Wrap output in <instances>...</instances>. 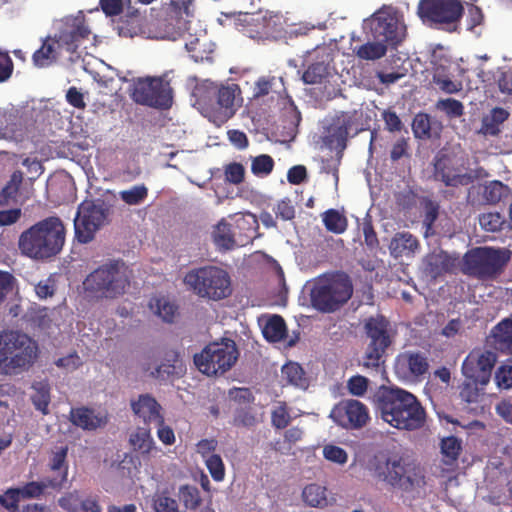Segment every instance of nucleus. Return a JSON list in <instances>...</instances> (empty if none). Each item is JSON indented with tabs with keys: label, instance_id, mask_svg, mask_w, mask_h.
I'll return each instance as SVG.
<instances>
[{
	"label": "nucleus",
	"instance_id": "nucleus-33",
	"mask_svg": "<svg viewBox=\"0 0 512 512\" xmlns=\"http://www.w3.org/2000/svg\"><path fill=\"white\" fill-rule=\"evenodd\" d=\"M329 416H368V408L359 400L343 399L333 408Z\"/></svg>",
	"mask_w": 512,
	"mask_h": 512
},
{
	"label": "nucleus",
	"instance_id": "nucleus-29",
	"mask_svg": "<svg viewBox=\"0 0 512 512\" xmlns=\"http://www.w3.org/2000/svg\"><path fill=\"white\" fill-rule=\"evenodd\" d=\"M303 501L310 507L323 508L328 506L327 488L317 483H311L302 491Z\"/></svg>",
	"mask_w": 512,
	"mask_h": 512
},
{
	"label": "nucleus",
	"instance_id": "nucleus-47",
	"mask_svg": "<svg viewBox=\"0 0 512 512\" xmlns=\"http://www.w3.org/2000/svg\"><path fill=\"white\" fill-rule=\"evenodd\" d=\"M507 186L498 180L491 181L483 187V198L488 204H497L501 201Z\"/></svg>",
	"mask_w": 512,
	"mask_h": 512
},
{
	"label": "nucleus",
	"instance_id": "nucleus-58",
	"mask_svg": "<svg viewBox=\"0 0 512 512\" xmlns=\"http://www.w3.org/2000/svg\"><path fill=\"white\" fill-rule=\"evenodd\" d=\"M245 170L240 163H230L225 168V178L228 182L238 185L243 182Z\"/></svg>",
	"mask_w": 512,
	"mask_h": 512
},
{
	"label": "nucleus",
	"instance_id": "nucleus-48",
	"mask_svg": "<svg viewBox=\"0 0 512 512\" xmlns=\"http://www.w3.org/2000/svg\"><path fill=\"white\" fill-rule=\"evenodd\" d=\"M206 467L216 482H221L225 478V465L220 455L211 454L205 459Z\"/></svg>",
	"mask_w": 512,
	"mask_h": 512
},
{
	"label": "nucleus",
	"instance_id": "nucleus-12",
	"mask_svg": "<svg viewBox=\"0 0 512 512\" xmlns=\"http://www.w3.org/2000/svg\"><path fill=\"white\" fill-rule=\"evenodd\" d=\"M53 29V40L57 47L71 54L77 52L78 48L85 40L89 39L92 33L85 14L81 10L75 15H67L55 20Z\"/></svg>",
	"mask_w": 512,
	"mask_h": 512
},
{
	"label": "nucleus",
	"instance_id": "nucleus-53",
	"mask_svg": "<svg viewBox=\"0 0 512 512\" xmlns=\"http://www.w3.org/2000/svg\"><path fill=\"white\" fill-rule=\"evenodd\" d=\"M156 308V314L161 317L166 322H172L177 307L170 303L168 300L164 298H159L155 300V304L151 303V308Z\"/></svg>",
	"mask_w": 512,
	"mask_h": 512
},
{
	"label": "nucleus",
	"instance_id": "nucleus-50",
	"mask_svg": "<svg viewBox=\"0 0 512 512\" xmlns=\"http://www.w3.org/2000/svg\"><path fill=\"white\" fill-rule=\"evenodd\" d=\"M274 168V160L270 155L262 154L252 160L251 171L254 175H268Z\"/></svg>",
	"mask_w": 512,
	"mask_h": 512
},
{
	"label": "nucleus",
	"instance_id": "nucleus-27",
	"mask_svg": "<svg viewBox=\"0 0 512 512\" xmlns=\"http://www.w3.org/2000/svg\"><path fill=\"white\" fill-rule=\"evenodd\" d=\"M495 349L504 353H512V320L504 319L492 331Z\"/></svg>",
	"mask_w": 512,
	"mask_h": 512
},
{
	"label": "nucleus",
	"instance_id": "nucleus-54",
	"mask_svg": "<svg viewBox=\"0 0 512 512\" xmlns=\"http://www.w3.org/2000/svg\"><path fill=\"white\" fill-rule=\"evenodd\" d=\"M323 456L326 460L339 465H344L348 460L347 452L343 448L332 444L324 446Z\"/></svg>",
	"mask_w": 512,
	"mask_h": 512
},
{
	"label": "nucleus",
	"instance_id": "nucleus-36",
	"mask_svg": "<svg viewBox=\"0 0 512 512\" xmlns=\"http://www.w3.org/2000/svg\"><path fill=\"white\" fill-rule=\"evenodd\" d=\"M142 23L143 19L139 14L121 18L116 27L118 35L125 38H133L143 33Z\"/></svg>",
	"mask_w": 512,
	"mask_h": 512
},
{
	"label": "nucleus",
	"instance_id": "nucleus-24",
	"mask_svg": "<svg viewBox=\"0 0 512 512\" xmlns=\"http://www.w3.org/2000/svg\"><path fill=\"white\" fill-rule=\"evenodd\" d=\"M48 488L60 491L61 481H57V478H47L43 481L26 482L18 487L23 500L39 499L46 495Z\"/></svg>",
	"mask_w": 512,
	"mask_h": 512
},
{
	"label": "nucleus",
	"instance_id": "nucleus-38",
	"mask_svg": "<svg viewBox=\"0 0 512 512\" xmlns=\"http://www.w3.org/2000/svg\"><path fill=\"white\" fill-rule=\"evenodd\" d=\"M356 56L362 60H377L382 58L387 52V46L382 42H367L354 49Z\"/></svg>",
	"mask_w": 512,
	"mask_h": 512
},
{
	"label": "nucleus",
	"instance_id": "nucleus-49",
	"mask_svg": "<svg viewBox=\"0 0 512 512\" xmlns=\"http://www.w3.org/2000/svg\"><path fill=\"white\" fill-rule=\"evenodd\" d=\"M22 500L18 487L9 488L0 495V505L9 512H19V502Z\"/></svg>",
	"mask_w": 512,
	"mask_h": 512
},
{
	"label": "nucleus",
	"instance_id": "nucleus-41",
	"mask_svg": "<svg viewBox=\"0 0 512 512\" xmlns=\"http://www.w3.org/2000/svg\"><path fill=\"white\" fill-rule=\"evenodd\" d=\"M283 86V80L281 77L277 78L275 76H263L260 77L256 83L253 90V96L255 98H260L268 95L270 92H278L277 88Z\"/></svg>",
	"mask_w": 512,
	"mask_h": 512
},
{
	"label": "nucleus",
	"instance_id": "nucleus-5",
	"mask_svg": "<svg viewBox=\"0 0 512 512\" xmlns=\"http://www.w3.org/2000/svg\"><path fill=\"white\" fill-rule=\"evenodd\" d=\"M183 282L199 298L216 302L228 298L233 291L229 273L213 265L191 269Z\"/></svg>",
	"mask_w": 512,
	"mask_h": 512
},
{
	"label": "nucleus",
	"instance_id": "nucleus-61",
	"mask_svg": "<svg viewBox=\"0 0 512 512\" xmlns=\"http://www.w3.org/2000/svg\"><path fill=\"white\" fill-rule=\"evenodd\" d=\"M364 242L370 250L379 247V240L371 220H364L362 223Z\"/></svg>",
	"mask_w": 512,
	"mask_h": 512
},
{
	"label": "nucleus",
	"instance_id": "nucleus-59",
	"mask_svg": "<svg viewBox=\"0 0 512 512\" xmlns=\"http://www.w3.org/2000/svg\"><path fill=\"white\" fill-rule=\"evenodd\" d=\"M479 383L473 381H465L460 390V396L462 400L467 403H476L480 397V390L477 387Z\"/></svg>",
	"mask_w": 512,
	"mask_h": 512
},
{
	"label": "nucleus",
	"instance_id": "nucleus-9",
	"mask_svg": "<svg viewBox=\"0 0 512 512\" xmlns=\"http://www.w3.org/2000/svg\"><path fill=\"white\" fill-rule=\"evenodd\" d=\"M130 98L137 104L167 110L173 104V90L162 77L146 76L132 79Z\"/></svg>",
	"mask_w": 512,
	"mask_h": 512
},
{
	"label": "nucleus",
	"instance_id": "nucleus-42",
	"mask_svg": "<svg viewBox=\"0 0 512 512\" xmlns=\"http://www.w3.org/2000/svg\"><path fill=\"white\" fill-rule=\"evenodd\" d=\"M155 512H179V505L168 491L156 492L152 498Z\"/></svg>",
	"mask_w": 512,
	"mask_h": 512
},
{
	"label": "nucleus",
	"instance_id": "nucleus-21",
	"mask_svg": "<svg viewBox=\"0 0 512 512\" xmlns=\"http://www.w3.org/2000/svg\"><path fill=\"white\" fill-rule=\"evenodd\" d=\"M457 257L448 254L446 251L428 254L424 258V272L433 279H437L446 273H452L457 266Z\"/></svg>",
	"mask_w": 512,
	"mask_h": 512
},
{
	"label": "nucleus",
	"instance_id": "nucleus-10",
	"mask_svg": "<svg viewBox=\"0 0 512 512\" xmlns=\"http://www.w3.org/2000/svg\"><path fill=\"white\" fill-rule=\"evenodd\" d=\"M239 352L232 339L225 338L221 342L208 344L200 353L194 355L197 369L207 375H222L236 363Z\"/></svg>",
	"mask_w": 512,
	"mask_h": 512
},
{
	"label": "nucleus",
	"instance_id": "nucleus-56",
	"mask_svg": "<svg viewBox=\"0 0 512 512\" xmlns=\"http://www.w3.org/2000/svg\"><path fill=\"white\" fill-rule=\"evenodd\" d=\"M368 379L362 375H354L347 381V389L353 396H363L368 389Z\"/></svg>",
	"mask_w": 512,
	"mask_h": 512
},
{
	"label": "nucleus",
	"instance_id": "nucleus-7",
	"mask_svg": "<svg viewBox=\"0 0 512 512\" xmlns=\"http://www.w3.org/2000/svg\"><path fill=\"white\" fill-rule=\"evenodd\" d=\"M377 477L394 488L410 492L426 485L425 470L409 458L394 456L376 467Z\"/></svg>",
	"mask_w": 512,
	"mask_h": 512
},
{
	"label": "nucleus",
	"instance_id": "nucleus-16",
	"mask_svg": "<svg viewBox=\"0 0 512 512\" xmlns=\"http://www.w3.org/2000/svg\"><path fill=\"white\" fill-rule=\"evenodd\" d=\"M463 10L458 0H420L417 14L423 22L450 25L459 22Z\"/></svg>",
	"mask_w": 512,
	"mask_h": 512
},
{
	"label": "nucleus",
	"instance_id": "nucleus-17",
	"mask_svg": "<svg viewBox=\"0 0 512 512\" xmlns=\"http://www.w3.org/2000/svg\"><path fill=\"white\" fill-rule=\"evenodd\" d=\"M367 26L373 40L386 46H397L404 38L405 29L399 23L395 14L379 10L367 20Z\"/></svg>",
	"mask_w": 512,
	"mask_h": 512
},
{
	"label": "nucleus",
	"instance_id": "nucleus-20",
	"mask_svg": "<svg viewBox=\"0 0 512 512\" xmlns=\"http://www.w3.org/2000/svg\"><path fill=\"white\" fill-rule=\"evenodd\" d=\"M191 27H187V31H190ZM185 41V48L189 53V56L195 62L211 61L212 54L214 52V44L208 39L207 33L204 31L200 34L193 35L188 32L183 35Z\"/></svg>",
	"mask_w": 512,
	"mask_h": 512
},
{
	"label": "nucleus",
	"instance_id": "nucleus-40",
	"mask_svg": "<svg viewBox=\"0 0 512 512\" xmlns=\"http://www.w3.org/2000/svg\"><path fill=\"white\" fill-rule=\"evenodd\" d=\"M120 199L129 206L142 204L148 197V188L145 184L134 185L119 192Z\"/></svg>",
	"mask_w": 512,
	"mask_h": 512
},
{
	"label": "nucleus",
	"instance_id": "nucleus-25",
	"mask_svg": "<svg viewBox=\"0 0 512 512\" xmlns=\"http://www.w3.org/2000/svg\"><path fill=\"white\" fill-rule=\"evenodd\" d=\"M442 129L439 121L434 120L427 113H418L415 115L412 122V131L417 139H430L433 135L438 136Z\"/></svg>",
	"mask_w": 512,
	"mask_h": 512
},
{
	"label": "nucleus",
	"instance_id": "nucleus-13",
	"mask_svg": "<svg viewBox=\"0 0 512 512\" xmlns=\"http://www.w3.org/2000/svg\"><path fill=\"white\" fill-rule=\"evenodd\" d=\"M382 416H426L418 399L400 388L382 387L377 394Z\"/></svg>",
	"mask_w": 512,
	"mask_h": 512
},
{
	"label": "nucleus",
	"instance_id": "nucleus-63",
	"mask_svg": "<svg viewBox=\"0 0 512 512\" xmlns=\"http://www.w3.org/2000/svg\"><path fill=\"white\" fill-rule=\"evenodd\" d=\"M130 0H100L99 4L106 16H116L122 13L123 7Z\"/></svg>",
	"mask_w": 512,
	"mask_h": 512
},
{
	"label": "nucleus",
	"instance_id": "nucleus-28",
	"mask_svg": "<svg viewBox=\"0 0 512 512\" xmlns=\"http://www.w3.org/2000/svg\"><path fill=\"white\" fill-rule=\"evenodd\" d=\"M263 337L271 343L282 341L287 335L286 323L282 316L272 315L262 329Z\"/></svg>",
	"mask_w": 512,
	"mask_h": 512
},
{
	"label": "nucleus",
	"instance_id": "nucleus-22",
	"mask_svg": "<svg viewBox=\"0 0 512 512\" xmlns=\"http://www.w3.org/2000/svg\"><path fill=\"white\" fill-rule=\"evenodd\" d=\"M215 104L211 105V112H215L224 118H231L235 114L234 102L236 95L240 94L237 84L221 86L214 91Z\"/></svg>",
	"mask_w": 512,
	"mask_h": 512
},
{
	"label": "nucleus",
	"instance_id": "nucleus-1",
	"mask_svg": "<svg viewBox=\"0 0 512 512\" xmlns=\"http://www.w3.org/2000/svg\"><path fill=\"white\" fill-rule=\"evenodd\" d=\"M65 227L59 217H47L22 232L19 248L23 254L37 260L49 259L63 248Z\"/></svg>",
	"mask_w": 512,
	"mask_h": 512
},
{
	"label": "nucleus",
	"instance_id": "nucleus-32",
	"mask_svg": "<svg viewBox=\"0 0 512 512\" xmlns=\"http://www.w3.org/2000/svg\"><path fill=\"white\" fill-rule=\"evenodd\" d=\"M132 411L136 416H160L161 405L149 394H142L131 402Z\"/></svg>",
	"mask_w": 512,
	"mask_h": 512
},
{
	"label": "nucleus",
	"instance_id": "nucleus-57",
	"mask_svg": "<svg viewBox=\"0 0 512 512\" xmlns=\"http://www.w3.org/2000/svg\"><path fill=\"white\" fill-rule=\"evenodd\" d=\"M14 62L7 51L0 50V83L7 82L13 74Z\"/></svg>",
	"mask_w": 512,
	"mask_h": 512
},
{
	"label": "nucleus",
	"instance_id": "nucleus-45",
	"mask_svg": "<svg viewBox=\"0 0 512 512\" xmlns=\"http://www.w3.org/2000/svg\"><path fill=\"white\" fill-rule=\"evenodd\" d=\"M228 398L231 405L236 408L245 409L254 401V396L249 388L234 387L228 391Z\"/></svg>",
	"mask_w": 512,
	"mask_h": 512
},
{
	"label": "nucleus",
	"instance_id": "nucleus-52",
	"mask_svg": "<svg viewBox=\"0 0 512 512\" xmlns=\"http://www.w3.org/2000/svg\"><path fill=\"white\" fill-rule=\"evenodd\" d=\"M171 9L178 15L185 17H193L195 12L194 0H164Z\"/></svg>",
	"mask_w": 512,
	"mask_h": 512
},
{
	"label": "nucleus",
	"instance_id": "nucleus-6",
	"mask_svg": "<svg viewBox=\"0 0 512 512\" xmlns=\"http://www.w3.org/2000/svg\"><path fill=\"white\" fill-rule=\"evenodd\" d=\"M510 258L511 251L506 248L475 247L464 254L461 270L465 275L490 280L503 272Z\"/></svg>",
	"mask_w": 512,
	"mask_h": 512
},
{
	"label": "nucleus",
	"instance_id": "nucleus-23",
	"mask_svg": "<svg viewBox=\"0 0 512 512\" xmlns=\"http://www.w3.org/2000/svg\"><path fill=\"white\" fill-rule=\"evenodd\" d=\"M419 248L417 237L405 231L396 233L389 244L390 253L394 257L413 255Z\"/></svg>",
	"mask_w": 512,
	"mask_h": 512
},
{
	"label": "nucleus",
	"instance_id": "nucleus-34",
	"mask_svg": "<svg viewBox=\"0 0 512 512\" xmlns=\"http://www.w3.org/2000/svg\"><path fill=\"white\" fill-rule=\"evenodd\" d=\"M129 443L135 451L141 454H149L154 448V441L150 434V429L138 427L130 434Z\"/></svg>",
	"mask_w": 512,
	"mask_h": 512
},
{
	"label": "nucleus",
	"instance_id": "nucleus-15",
	"mask_svg": "<svg viewBox=\"0 0 512 512\" xmlns=\"http://www.w3.org/2000/svg\"><path fill=\"white\" fill-rule=\"evenodd\" d=\"M255 228L244 217L231 225L225 219H221L215 226L212 236L215 245L221 250H232L235 247H243L251 243L254 238Z\"/></svg>",
	"mask_w": 512,
	"mask_h": 512
},
{
	"label": "nucleus",
	"instance_id": "nucleus-55",
	"mask_svg": "<svg viewBox=\"0 0 512 512\" xmlns=\"http://www.w3.org/2000/svg\"><path fill=\"white\" fill-rule=\"evenodd\" d=\"M481 227L488 232H496L501 229L503 219L499 213H484L479 217Z\"/></svg>",
	"mask_w": 512,
	"mask_h": 512
},
{
	"label": "nucleus",
	"instance_id": "nucleus-60",
	"mask_svg": "<svg viewBox=\"0 0 512 512\" xmlns=\"http://www.w3.org/2000/svg\"><path fill=\"white\" fill-rule=\"evenodd\" d=\"M71 423L86 431L96 430L98 427L104 426L107 418H68Z\"/></svg>",
	"mask_w": 512,
	"mask_h": 512
},
{
	"label": "nucleus",
	"instance_id": "nucleus-31",
	"mask_svg": "<svg viewBox=\"0 0 512 512\" xmlns=\"http://www.w3.org/2000/svg\"><path fill=\"white\" fill-rule=\"evenodd\" d=\"M440 452L445 465H454L462 452V441L455 436L444 437L440 442Z\"/></svg>",
	"mask_w": 512,
	"mask_h": 512
},
{
	"label": "nucleus",
	"instance_id": "nucleus-44",
	"mask_svg": "<svg viewBox=\"0 0 512 512\" xmlns=\"http://www.w3.org/2000/svg\"><path fill=\"white\" fill-rule=\"evenodd\" d=\"M180 500L184 507L190 511H196L202 503L199 490L190 485H184L180 487L179 491Z\"/></svg>",
	"mask_w": 512,
	"mask_h": 512
},
{
	"label": "nucleus",
	"instance_id": "nucleus-11",
	"mask_svg": "<svg viewBox=\"0 0 512 512\" xmlns=\"http://www.w3.org/2000/svg\"><path fill=\"white\" fill-rule=\"evenodd\" d=\"M111 206L104 200H86L77 209L74 219L75 238L79 243L91 242L96 232L106 223Z\"/></svg>",
	"mask_w": 512,
	"mask_h": 512
},
{
	"label": "nucleus",
	"instance_id": "nucleus-18",
	"mask_svg": "<svg viewBox=\"0 0 512 512\" xmlns=\"http://www.w3.org/2000/svg\"><path fill=\"white\" fill-rule=\"evenodd\" d=\"M496 356L490 351H471L462 363V373L467 380L485 386L489 383Z\"/></svg>",
	"mask_w": 512,
	"mask_h": 512
},
{
	"label": "nucleus",
	"instance_id": "nucleus-2",
	"mask_svg": "<svg viewBox=\"0 0 512 512\" xmlns=\"http://www.w3.org/2000/svg\"><path fill=\"white\" fill-rule=\"evenodd\" d=\"M131 270L123 260H110L87 275L85 291L98 299H116L130 286Z\"/></svg>",
	"mask_w": 512,
	"mask_h": 512
},
{
	"label": "nucleus",
	"instance_id": "nucleus-39",
	"mask_svg": "<svg viewBox=\"0 0 512 512\" xmlns=\"http://www.w3.org/2000/svg\"><path fill=\"white\" fill-rule=\"evenodd\" d=\"M329 65L324 62H315L310 64L302 75V80L306 84H320L328 78Z\"/></svg>",
	"mask_w": 512,
	"mask_h": 512
},
{
	"label": "nucleus",
	"instance_id": "nucleus-64",
	"mask_svg": "<svg viewBox=\"0 0 512 512\" xmlns=\"http://www.w3.org/2000/svg\"><path fill=\"white\" fill-rule=\"evenodd\" d=\"M35 293L40 299H46L52 297L56 291L55 280L52 277H48L45 280L39 281L35 285Z\"/></svg>",
	"mask_w": 512,
	"mask_h": 512
},
{
	"label": "nucleus",
	"instance_id": "nucleus-4",
	"mask_svg": "<svg viewBox=\"0 0 512 512\" xmlns=\"http://www.w3.org/2000/svg\"><path fill=\"white\" fill-rule=\"evenodd\" d=\"M38 356V344L27 334L3 330L0 332V369L6 375L30 367Z\"/></svg>",
	"mask_w": 512,
	"mask_h": 512
},
{
	"label": "nucleus",
	"instance_id": "nucleus-35",
	"mask_svg": "<svg viewBox=\"0 0 512 512\" xmlns=\"http://www.w3.org/2000/svg\"><path fill=\"white\" fill-rule=\"evenodd\" d=\"M322 222L327 231L334 234H342L348 226L347 218L336 209H328L322 213Z\"/></svg>",
	"mask_w": 512,
	"mask_h": 512
},
{
	"label": "nucleus",
	"instance_id": "nucleus-62",
	"mask_svg": "<svg viewBox=\"0 0 512 512\" xmlns=\"http://www.w3.org/2000/svg\"><path fill=\"white\" fill-rule=\"evenodd\" d=\"M495 381L499 388L509 389L512 387V366L502 365L495 373Z\"/></svg>",
	"mask_w": 512,
	"mask_h": 512
},
{
	"label": "nucleus",
	"instance_id": "nucleus-14",
	"mask_svg": "<svg viewBox=\"0 0 512 512\" xmlns=\"http://www.w3.org/2000/svg\"><path fill=\"white\" fill-rule=\"evenodd\" d=\"M389 327L390 323L383 315L371 316L365 321L364 329L370 342L364 355V367H379L386 349L392 343Z\"/></svg>",
	"mask_w": 512,
	"mask_h": 512
},
{
	"label": "nucleus",
	"instance_id": "nucleus-26",
	"mask_svg": "<svg viewBox=\"0 0 512 512\" xmlns=\"http://www.w3.org/2000/svg\"><path fill=\"white\" fill-rule=\"evenodd\" d=\"M61 51L56 42L53 40V36H47L43 41L39 49H37L32 55V62L38 68H44L50 66L56 62Z\"/></svg>",
	"mask_w": 512,
	"mask_h": 512
},
{
	"label": "nucleus",
	"instance_id": "nucleus-8",
	"mask_svg": "<svg viewBox=\"0 0 512 512\" xmlns=\"http://www.w3.org/2000/svg\"><path fill=\"white\" fill-rule=\"evenodd\" d=\"M464 164L462 158L440 150L433 159V178L447 187L457 188L488 177V172L483 167L471 169Z\"/></svg>",
	"mask_w": 512,
	"mask_h": 512
},
{
	"label": "nucleus",
	"instance_id": "nucleus-37",
	"mask_svg": "<svg viewBox=\"0 0 512 512\" xmlns=\"http://www.w3.org/2000/svg\"><path fill=\"white\" fill-rule=\"evenodd\" d=\"M282 378L289 384L297 387L308 385L303 368L295 362H289L282 367Z\"/></svg>",
	"mask_w": 512,
	"mask_h": 512
},
{
	"label": "nucleus",
	"instance_id": "nucleus-3",
	"mask_svg": "<svg viewBox=\"0 0 512 512\" xmlns=\"http://www.w3.org/2000/svg\"><path fill=\"white\" fill-rule=\"evenodd\" d=\"M353 295V284L344 272L324 274L315 279L310 301L321 313H333L344 306Z\"/></svg>",
	"mask_w": 512,
	"mask_h": 512
},
{
	"label": "nucleus",
	"instance_id": "nucleus-43",
	"mask_svg": "<svg viewBox=\"0 0 512 512\" xmlns=\"http://www.w3.org/2000/svg\"><path fill=\"white\" fill-rule=\"evenodd\" d=\"M508 117L509 113L504 108H493L490 115L483 120V126L486 132L491 135H496L499 132V125L505 122Z\"/></svg>",
	"mask_w": 512,
	"mask_h": 512
},
{
	"label": "nucleus",
	"instance_id": "nucleus-46",
	"mask_svg": "<svg viewBox=\"0 0 512 512\" xmlns=\"http://www.w3.org/2000/svg\"><path fill=\"white\" fill-rule=\"evenodd\" d=\"M435 107L451 119L459 118L464 114V105L454 98L440 99L436 102Z\"/></svg>",
	"mask_w": 512,
	"mask_h": 512
},
{
	"label": "nucleus",
	"instance_id": "nucleus-19",
	"mask_svg": "<svg viewBox=\"0 0 512 512\" xmlns=\"http://www.w3.org/2000/svg\"><path fill=\"white\" fill-rule=\"evenodd\" d=\"M394 367L403 378H419L428 372L429 362L421 352L406 351L397 356Z\"/></svg>",
	"mask_w": 512,
	"mask_h": 512
},
{
	"label": "nucleus",
	"instance_id": "nucleus-30",
	"mask_svg": "<svg viewBox=\"0 0 512 512\" xmlns=\"http://www.w3.org/2000/svg\"><path fill=\"white\" fill-rule=\"evenodd\" d=\"M68 446H61L52 451L49 468L53 472H60V477H56L57 481H61V489L68 480V464H67Z\"/></svg>",
	"mask_w": 512,
	"mask_h": 512
},
{
	"label": "nucleus",
	"instance_id": "nucleus-51",
	"mask_svg": "<svg viewBox=\"0 0 512 512\" xmlns=\"http://www.w3.org/2000/svg\"><path fill=\"white\" fill-rule=\"evenodd\" d=\"M383 420L395 428L411 431L423 427L426 418H383Z\"/></svg>",
	"mask_w": 512,
	"mask_h": 512
}]
</instances>
